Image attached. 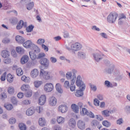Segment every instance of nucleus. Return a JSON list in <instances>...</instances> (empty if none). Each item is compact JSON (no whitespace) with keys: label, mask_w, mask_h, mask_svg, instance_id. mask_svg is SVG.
I'll use <instances>...</instances> for the list:
<instances>
[{"label":"nucleus","mask_w":130,"mask_h":130,"mask_svg":"<svg viewBox=\"0 0 130 130\" xmlns=\"http://www.w3.org/2000/svg\"><path fill=\"white\" fill-rule=\"evenodd\" d=\"M21 80L25 83H30L31 81V79L29 77H26V76H22Z\"/></svg>","instance_id":"c9c22d12"},{"label":"nucleus","mask_w":130,"mask_h":130,"mask_svg":"<svg viewBox=\"0 0 130 130\" xmlns=\"http://www.w3.org/2000/svg\"><path fill=\"white\" fill-rule=\"evenodd\" d=\"M10 42H11V40L8 38H5L2 40V43H3L4 44H8V43H10Z\"/></svg>","instance_id":"09e8293b"},{"label":"nucleus","mask_w":130,"mask_h":130,"mask_svg":"<svg viewBox=\"0 0 130 130\" xmlns=\"http://www.w3.org/2000/svg\"><path fill=\"white\" fill-rule=\"evenodd\" d=\"M102 124L106 127H109L111 125V123L107 120H105L102 122Z\"/></svg>","instance_id":"a19ab883"},{"label":"nucleus","mask_w":130,"mask_h":130,"mask_svg":"<svg viewBox=\"0 0 130 130\" xmlns=\"http://www.w3.org/2000/svg\"><path fill=\"white\" fill-rule=\"evenodd\" d=\"M72 81L76 82V79H77V75H76L78 73V71L76 69H72Z\"/></svg>","instance_id":"a878e982"},{"label":"nucleus","mask_w":130,"mask_h":130,"mask_svg":"<svg viewBox=\"0 0 130 130\" xmlns=\"http://www.w3.org/2000/svg\"><path fill=\"white\" fill-rule=\"evenodd\" d=\"M40 75L41 77H43L45 80H49V79H50V73L48 71H44V70H41Z\"/></svg>","instance_id":"423d86ee"},{"label":"nucleus","mask_w":130,"mask_h":130,"mask_svg":"<svg viewBox=\"0 0 130 130\" xmlns=\"http://www.w3.org/2000/svg\"><path fill=\"white\" fill-rule=\"evenodd\" d=\"M120 71H119V70L116 69L115 67V69L114 70V74L116 75H120Z\"/></svg>","instance_id":"e2e57ef3"},{"label":"nucleus","mask_w":130,"mask_h":130,"mask_svg":"<svg viewBox=\"0 0 130 130\" xmlns=\"http://www.w3.org/2000/svg\"><path fill=\"white\" fill-rule=\"evenodd\" d=\"M50 60L52 63H55L57 61V59L54 57H51L50 58Z\"/></svg>","instance_id":"13d9d810"},{"label":"nucleus","mask_w":130,"mask_h":130,"mask_svg":"<svg viewBox=\"0 0 130 130\" xmlns=\"http://www.w3.org/2000/svg\"><path fill=\"white\" fill-rule=\"evenodd\" d=\"M77 125L80 129H85V122L82 120H80L78 121Z\"/></svg>","instance_id":"a211bd4d"},{"label":"nucleus","mask_w":130,"mask_h":130,"mask_svg":"<svg viewBox=\"0 0 130 130\" xmlns=\"http://www.w3.org/2000/svg\"><path fill=\"white\" fill-rule=\"evenodd\" d=\"M34 84L36 88H39V87H40V86L43 84V82L42 81L37 80L34 82Z\"/></svg>","instance_id":"c756f323"},{"label":"nucleus","mask_w":130,"mask_h":130,"mask_svg":"<svg viewBox=\"0 0 130 130\" xmlns=\"http://www.w3.org/2000/svg\"><path fill=\"white\" fill-rule=\"evenodd\" d=\"M92 56L94 60L98 62L103 58V55L100 53H94L92 54Z\"/></svg>","instance_id":"9d476101"},{"label":"nucleus","mask_w":130,"mask_h":130,"mask_svg":"<svg viewBox=\"0 0 130 130\" xmlns=\"http://www.w3.org/2000/svg\"><path fill=\"white\" fill-rule=\"evenodd\" d=\"M26 93L25 94L26 97L30 98L31 96H32V91L31 90H27Z\"/></svg>","instance_id":"4d7b16f0"},{"label":"nucleus","mask_w":130,"mask_h":130,"mask_svg":"<svg viewBox=\"0 0 130 130\" xmlns=\"http://www.w3.org/2000/svg\"><path fill=\"white\" fill-rule=\"evenodd\" d=\"M100 101L98 100V99H95L93 100V104L95 106H100Z\"/></svg>","instance_id":"603ef678"},{"label":"nucleus","mask_w":130,"mask_h":130,"mask_svg":"<svg viewBox=\"0 0 130 130\" xmlns=\"http://www.w3.org/2000/svg\"><path fill=\"white\" fill-rule=\"evenodd\" d=\"M71 108L75 113H79V107L78 105L76 104H72L71 105Z\"/></svg>","instance_id":"bb28decb"},{"label":"nucleus","mask_w":130,"mask_h":130,"mask_svg":"<svg viewBox=\"0 0 130 130\" xmlns=\"http://www.w3.org/2000/svg\"><path fill=\"white\" fill-rule=\"evenodd\" d=\"M124 110L126 113V114H130V106L127 105L125 106L124 108Z\"/></svg>","instance_id":"c03bdc74"},{"label":"nucleus","mask_w":130,"mask_h":130,"mask_svg":"<svg viewBox=\"0 0 130 130\" xmlns=\"http://www.w3.org/2000/svg\"><path fill=\"white\" fill-rule=\"evenodd\" d=\"M114 111L111 110H106L102 111V114L105 116V117H108L110 116V114L113 113Z\"/></svg>","instance_id":"f3484780"},{"label":"nucleus","mask_w":130,"mask_h":130,"mask_svg":"<svg viewBox=\"0 0 130 130\" xmlns=\"http://www.w3.org/2000/svg\"><path fill=\"white\" fill-rule=\"evenodd\" d=\"M23 45L25 48H32V47H34V48H35V52H36L37 53H39V52H40V49H39V48L37 46L33 44L31 40H28L26 41L23 44Z\"/></svg>","instance_id":"f03ea898"},{"label":"nucleus","mask_w":130,"mask_h":130,"mask_svg":"<svg viewBox=\"0 0 130 130\" xmlns=\"http://www.w3.org/2000/svg\"><path fill=\"white\" fill-rule=\"evenodd\" d=\"M28 60H29V56L27 55H24L21 58V63L22 64H25L26 62H28Z\"/></svg>","instance_id":"4be33fe9"},{"label":"nucleus","mask_w":130,"mask_h":130,"mask_svg":"<svg viewBox=\"0 0 130 130\" xmlns=\"http://www.w3.org/2000/svg\"><path fill=\"white\" fill-rule=\"evenodd\" d=\"M8 92L10 95H13L15 93V88L12 86H10L8 89Z\"/></svg>","instance_id":"79ce46f5"},{"label":"nucleus","mask_w":130,"mask_h":130,"mask_svg":"<svg viewBox=\"0 0 130 130\" xmlns=\"http://www.w3.org/2000/svg\"><path fill=\"white\" fill-rule=\"evenodd\" d=\"M115 69V64L113 63H110L109 67L106 69V72L109 75L114 73Z\"/></svg>","instance_id":"6e6552de"},{"label":"nucleus","mask_w":130,"mask_h":130,"mask_svg":"<svg viewBox=\"0 0 130 130\" xmlns=\"http://www.w3.org/2000/svg\"><path fill=\"white\" fill-rule=\"evenodd\" d=\"M81 115H87L90 118H94L95 115L92 112H88V110L85 108H82V110L80 111Z\"/></svg>","instance_id":"39448f33"},{"label":"nucleus","mask_w":130,"mask_h":130,"mask_svg":"<svg viewBox=\"0 0 130 130\" xmlns=\"http://www.w3.org/2000/svg\"><path fill=\"white\" fill-rule=\"evenodd\" d=\"M84 90H82L80 89L79 90H77V91L75 93V95L76 97H82L83 95H84V92H83Z\"/></svg>","instance_id":"7c9ffc66"},{"label":"nucleus","mask_w":130,"mask_h":130,"mask_svg":"<svg viewBox=\"0 0 130 130\" xmlns=\"http://www.w3.org/2000/svg\"><path fill=\"white\" fill-rule=\"evenodd\" d=\"M78 57L79 58H81L82 59H85L86 58V53L83 51H79L77 53Z\"/></svg>","instance_id":"393cba45"},{"label":"nucleus","mask_w":130,"mask_h":130,"mask_svg":"<svg viewBox=\"0 0 130 130\" xmlns=\"http://www.w3.org/2000/svg\"><path fill=\"white\" fill-rule=\"evenodd\" d=\"M39 74V71L37 69H33L30 73V76L31 78H32V79H35V78H37Z\"/></svg>","instance_id":"4468645a"},{"label":"nucleus","mask_w":130,"mask_h":130,"mask_svg":"<svg viewBox=\"0 0 130 130\" xmlns=\"http://www.w3.org/2000/svg\"><path fill=\"white\" fill-rule=\"evenodd\" d=\"M92 30H93V31H100L101 30L100 28L99 27H97L96 25H94L91 27Z\"/></svg>","instance_id":"69168bd1"},{"label":"nucleus","mask_w":130,"mask_h":130,"mask_svg":"<svg viewBox=\"0 0 130 130\" xmlns=\"http://www.w3.org/2000/svg\"><path fill=\"white\" fill-rule=\"evenodd\" d=\"M41 64L45 68V69H48L49 67V60L46 58H43L40 60Z\"/></svg>","instance_id":"0eeeda50"},{"label":"nucleus","mask_w":130,"mask_h":130,"mask_svg":"<svg viewBox=\"0 0 130 130\" xmlns=\"http://www.w3.org/2000/svg\"><path fill=\"white\" fill-rule=\"evenodd\" d=\"M46 56V54L43 52L40 53L37 57L38 59H42L43 57H45Z\"/></svg>","instance_id":"a18cd8bd"},{"label":"nucleus","mask_w":130,"mask_h":130,"mask_svg":"<svg viewBox=\"0 0 130 130\" xmlns=\"http://www.w3.org/2000/svg\"><path fill=\"white\" fill-rule=\"evenodd\" d=\"M39 123L41 126H44L45 125V119L40 118L39 120Z\"/></svg>","instance_id":"ea45409f"},{"label":"nucleus","mask_w":130,"mask_h":130,"mask_svg":"<svg viewBox=\"0 0 130 130\" xmlns=\"http://www.w3.org/2000/svg\"><path fill=\"white\" fill-rule=\"evenodd\" d=\"M15 40L18 42V43H24L25 42V40L24 39L23 37H22L20 36H17L15 37Z\"/></svg>","instance_id":"412c9836"},{"label":"nucleus","mask_w":130,"mask_h":130,"mask_svg":"<svg viewBox=\"0 0 130 130\" xmlns=\"http://www.w3.org/2000/svg\"><path fill=\"white\" fill-rule=\"evenodd\" d=\"M23 27L24 28L27 27V22H24L23 20H20L16 26V28L17 30H20L22 29Z\"/></svg>","instance_id":"ddd939ff"},{"label":"nucleus","mask_w":130,"mask_h":130,"mask_svg":"<svg viewBox=\"0 0 130 130\" xmlns=\"http://www.w3.org/2000/svg\"><path fill=\"white\" fill-rule=\"evenodd\" d=\"M57 122L59 124H62L64 122V118L59 116L57 118Z\"/></svg>","instance_id":"e433bc0d"},{"label":"nucleus","mask_w":130,"mask_h":130,"mask_svg":"<svg viewBox=\"0 0 130 130\" xmlns=\"http://www.w3.org/2000/svg\"><path fill=\"white\" fill-rule=\"evenodd\" d=\"M90 86L91 90L94 92H95V91L97 90V87L95 85L90 84Z\"/></svg>","instance_id":"680f3d73"},{"label":"nucleus","mask_w":130,"mask_h":130,"mask_svg":"<svg viewBox=\"0 0 130 130\" xmlns=\"http://www.w3.org/2000/svg\"><path fill=\"white\" fill-rule=\"evenodd\" d=\"M9 123L10 124H14V123H16V118H11L9 120Z\"/></svg>","instance_id":"bf43d9fd"},{"label":"nucleus","mask_w":130,"mask_h":130,"mask_svg":"<svg viewBox=\"0 0 130 130\" xmlns=\"http://www.w3.org/2000/svg\"><path fill=\"white\" fill-rule=\"evenodd\" d=\"M34 8V2H30L26 5V9L28 11H31Z\"/></svg>","instance_id":"2f4dec72"},{"label":"nucleus","mask_w":130,"mask_h":130,"mask_svg":"<svg viewBox=\"0 0 130 130\" xmlns=\"http://www.w3.org/2000/svg\"><path fill=\"white\" fill-rule=\"evenodd\" d=\"M6 77H7V73L5 72L3 75H2L1 80V81H6Z\"/></svg>","instance_id":"0e129e2a"},{"label":"nucleus","mask_w":130,"mask_h":130,"mask_svg":"<svg viewBox=\"0 0 130 130\" xmlns=\"http://www.w3.org/2000/svg\"><path fill=\"white\" fill-rule=\"evenodd\" d=\"M68 109V106L66 105H61L58 107V111L61 112V113H66L67 112Z\"/></svg>","instance_id":"f8f14e48"},{"label":"nucleus","mask_w":130,"mask_h":130,"mask_svg":"<svg viewBox=\"0 0 130 130\" xmlns=\"http://www.w3.org/2000/svg\"><path fill=\"white\" fill-rule=\"evenodd\" d=\"M63 36L64 38H70V34L69 33V31L64 30L63 32Z\"/></svg>","instance_id":"8fccbe9b"},{"label":"nucleus","mask_w":130,"mask_h":130,"mask_svg":"<svg viewBox=\"0 0 130 130\" xmlns=\"http://www.w3.org/2000/svg\"><path fill=\"white\" fill-rule=\"evenodd\" d=\"M48 103L50 106H55L57 103V100L54 96H50L48 99Z\"/></svg>","instance_id":"1a4fd4ad"},{"label":"nucleus","mask_w":130,"mask_h":130,"mask_svg":"<svg viewBox=\"0 0 130 130\" xmlns=\"http://www.w3.org/2000/svg\"><path fill=\"white\" fill-rule=\"evenodd\" d=\"M35 113V109L33 107H30L26 111V114L27 116H31Z\"/></svg>","instance_id":"dca6fc26"},{"label":"nucleus","mask_w":130,"mask_h":130,"mask_svg":"<svg viewBox=\"0 0 130 130\" xmlns=\"http://www.w3.org/2000/svg\"><path fill=\"white\" fill-rule=\"evenodd\" d=\"M11 55H12L13 57H17V53L15 50H12L11 51Z\"/></svg>","instance_id":"338daca9"},{"label":"nucleus","mask_w":130,"mask_h":130,"mask_svg":"<svg viewBox=\"0 0 130 130\" xmlns=\"http://www.w3.org/2000/svg\"><path fill=\"white\" fill-rule=\"evenodd\" d=\"M45 42V40L43 39H40L39 40H38L37 43H38V44H39L40 45H42V44H43V43H44Z\"/></svg>","instance_id":"5fc2aeb1"},{"label":"nucleus","mask_w":130,"mask_h":130,"mask_svg":"<svg viewBox=\"0 0 130 130\" xmlns=\"http://www.w3.org/2000/svg\"><path fill=\"white\" fill-rule=\"evenodd\" d=\"M29 88H30V86L28 84H23L21 87V89L22 91H28Z\"/></svg>","instance_id":"f704fd0d"},{"label":"nucleus","mask_w":130,"mask_h":130,"mask_svg":"<svg viewBox=\"0 0 130 130\" xmlns=\"http://www.w3.org/2000/svg\"><path fill=\"white\" fill-rule=\"evenodd\" d=\"M4 107H5L7 110H12L13 109V105L11 104H5Z\"/></svg>","instance_id":"de8ad7c7"},{"label":"nucleus","mask_w":130,"mask_h":130,"mask_svg":"<svg viewBox=\"0 0 130 130\" xmlns=\"http://www.w3.org/2000/svg\"><path fill=\"white\" fill-rule=\"evenodd\" d=\"M99 121H98L97 120H93L91 122V126H92L93 127H96V126H98V128H99V129H100V127H99Z\"/></svg>","instance_id":"5701e85b"},{"label":"nucleus","mask_w":130,"mask_h":130,"mask_svg":"<svg viewBox=\"0 0 130 130\" xmlns=\"http://www.w3.org/2000/svg\"><path fill=\"white\" fill-rule=\"evenodd\" d=\"M34 28V26H33L32 25H29L26 28V32H32L33 31Z\"/></svg>","instance_id":"49530a36"},{"label":"nucleus","mask_w":130,"mask_h":130,"mask_svg":"<svg viewBox=\"0 0 130 130\" xmlns=\"http://www.w3.org/2000/svg\"><path fill=\"white\" fill-rule=\"evenodd\" d=\"M11 102L14 105H17V103H18V101H17V99L15 97H12L11 98Z\"/></svg>","instance_id":"864d4df0"},{"label":"nucleus","mask_w":130,"mask_h":130,"mask_svg":"<svg viewBox=\"0 0 130 130\" xmlns=\"http://www.w3.org/2000/svg\"><path fill=\"white\" fill-rule=\"evenodd\" d=\"M44 88L46 92H51L53 90V84L52 83H47L44 85Z\"/></svg>","instance_id":"9b49d317"},{"label":"nucleus","mask_w":130,"mask_h":130,"mask_svg":"<svg viewBox=\"0 0 130 130\" xmlns=\"http://www.w3.org/2000/svg\"><path fill=\"white\" fill-rule=\"evenodd\" d=\"M63 87L66 89H70V82H69L68 81H64L63 84Z\"/></svg>","instance_id":"3c124183"},{"label":"nucleus","mask_w":130,"mask_h":130,"mask_svg":"<svg viewBox=\"0 0 130 130\" xmlns=\"http://www.w3.org/2000/svg\"><path fill=\"white\" fill-rule=\"evenodd\" d=\"M76 121H75V119L74 118H71L69 120V125L70 127L72 128H75L76 127Z\"/></svg>","instance_id":"aec40b11"},{"label":"nucleus","mask_w":130,"mask_h":130,"mask_svg":"<svg viewBox=\"0 0 130 130\" xmlns=\"http://www.w3.org/2000/svg\"><path fill=\"white\" fill-rule=\"evenodd\" d=\"M29 54L32 60H34L37 58V55H36V54L32 53V52H29Z\"/></svg>","instance_id":"37998d69"},{"label":"nucleus","mask_w":130,"mask_h":130,"mask_svg":"<svg viewBox=\"0 0 130 130\" xmlns=\"http://www.w3.org/2000/svg\"><path fill=\"white\" fill-rule=\"evenodd\" d=\"M55 88L56 91H57L58 93H62L63 90L61 88V85L60 84V83H57L55 85Z\"/></svg>","instance_id":"cd10ccee"},{"label":"nucleus","mask_w":130,"mask_h":130,"mask_svg":"<svg viewBox=\"0 0 130 130\" xmlns=\"http://www.w3.org/2000/svg\"><path fill=\"white\" fill-rule=\"evenodd\" d=\"M69 88H70L71 91L72 92H74L75 90H76V85H74V84H72V82H71V85L70 87L69 86Z\"/></svg>","instance_id":"052dcab7"},{"label":"nucleus","mask_w":130,"mask_h":130,"mask_svg":"<svg viewBox=\"0 0 130 130\" xmlns=\"http://www.w3.org/2000/svg\"><path fill=\"white\" fill-rule=\"evenodd\" d=\"M54 130H61V127L58 125H56L53 127Z\"/></svg>","instance_id":"774afa93"},{"label":"nucleus","mask_w":130,"mask_h":130,"mask_svg":"<svg viewBox=\"0 0 130 130\" xmlns=\"http://www.w3.org/2000/svg\"><path fill=\"white\" fill-rule=\"evenodd\" d=\"M46 102V96L45 95H42L39 99V104L40 105H44Z\"/></svg>","instance_id":"2eb2a0df"},{"label":"nucleus","mask_w":130,"mask_h":130,"mask_svg":"<svg viewBox=\"0 0 130 130\" xmlns=\"http://www.w3.org/2000/svg\"><path fill=\"white\" fill-rule=\"evenodd\" d=\"M118 17V14L115 12H112L107 16V20L109 24H114Z\"/></svg>","instance_id":"7ed1b4c3"},{"label":"nucleus","mask_w":130,"mask_h":130,"mask_svg":"<svg viewBox=\"0 0 130 130\" xmlns=\"http://www.w3.org/2000/svg\"><path fill=\"white\" fill-rule=\"evenodd\" d=\"M104 86L106 88H113L112 83H111L109 81L106 80L104 82Z\"/></svg>","instance_id":"c85d7f7f"},{"label":"nucleus","mask_w":130,"mask_h":130,"mask_svg":"<svg viewBox=\"0 0 130 130\" xmlns=\"http://www.w3.org/2000/svg\"><path fill=\"white\" fill-rule=\"evenodd\" d=\"M82 47H83L82 44L78 42L72 44L70 43L66 45V49L69 50V51L72 50L73 52L81 50V49H82Z\"/></svg>","instance_id":"f257e3e1"},{"label":"nucleus","mask_w":130,"mask_h":130,"mask_svg":"<svg viewBox=\"0 0 130 130\" xmlns=\"http://www.w3.org/2000/svg\"><path fill=\"white\" fill-rule=\"evenodd\" d=\"M18 126L20 130H26L27 129V126L24 123H19Z\"/></svg>","instance_id":"58836bf2"},{"label":"nucleus","mask_w":130,"mask_h":130,"mask_svg":"<svg viewBox=\"0 0 130 130\" xmlns=\"http://www.w3.org/2000/svg\"><path fill=\"white\" fill-rule=\"evenodd\" d=\"M16 50L17 53H19V54H23V53H24V49H23V48H21V47H16Z\"/></svg>","instance_id":"4c0bfd02"},{"label":"nucleus","mask_w":130,"mask_h":130,"mask_svg":"<svg viewBox=\"0 0 130 130\" xmlns=\"http://www.w3.org/2000/svg\"><path fill=\"white\" fill-rule=\"evenodd\" d=\"M24 74V72H23V70L21 68H17L16 69V74L18 76V77H21Z\"/></svg>","instance_id":"72a5a7b5"},{"label":"nucleus","mask_w":130,"mask_h":130,"mask_svg":"<svg viewBox=\"0 0 130 130\" xmlns=\"http://www.w3.org/2000/svg\"><path fill=\"white\" fill-rule=\"evenodd\" d=\"M76 84L77 87H79V89L81 90V91H85V89H86V85H85L84 82H83L82 79H81V76L78 75L77 76Z\"/></svg>","instance_id":"20e7f679"},{"label":"nucleus","mask_w":130,"mask_h":130,"mask_svg":"<svg viewBox=\"0 0 130 130\" xmlns=\"http://www.w3.org/2000/svg\"><path fill=\"white\" fill-rule=\"evenodd\" d=\"M66 78L67 80H71V85H74L76 82L72 81L73 75H72V72H68L66 74Z\"/></svg>","instance_id":"6ab92c4d"},{"label":"nucleus","mask_w":130,"mask_h":130,"mask_svg":"<svg viewBox=\"0 0 130 130\" xmlns=\"http://www.w3.org/2000/svg\"><path fill=\"white\" fill-rule=\"evenodd\" d=\"M1 56L4 58L9 57L10 56V52H9L8 50H3L1 52Z\"/></svg>","instance_id":"b1692460"},{"label":"nucleus","mask_w":130,"mask_h":130,"mask_svg":"<svg viewBox=\"0 0 130 130\" xmlns=\"http://www.w3.org/2000/svg\"><path fill=\"white\" fill-rule=\"evenodd\" d=\"M100 36L102 38H104L105 39H107L108 38V36L105 32H101L100 34Z\"/></svg>","instance_id":"6e6d98bb"},{"label":"nucleus","mask_w":130,"mask_h":130,"mask_svg":"<svg viewBox=\"0 0 130 130\" xmlns=\"http://www.w3.org/2000/svg\"><path fill=\"white\" fill-rule=\"evenodd\" d=\"M7 80L9 83H13V81H14V77H13V75L11 74H8L7 76Z\"/></svg>","instance_id":"473e14b6"}]
</instances>
